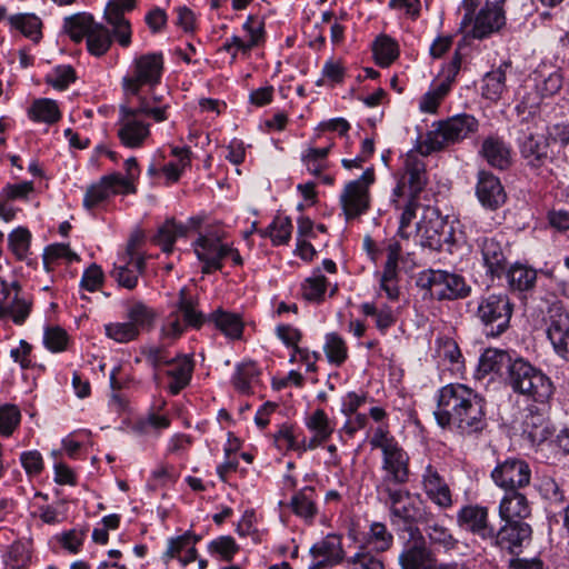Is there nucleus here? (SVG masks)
Masks as SVG:
<instances>
[{"instance_id": "obj_1", "label": "nucleus", "mask_w": 569, "mask_h": 569, "mask_svg": "<svg viewBox=\"0 0 569 569\" xmlns=\"http://www.w3.org/2000/svg\"><path fill=\"white\" fill-rule=\"evenodd\" d=\"M485 398L462 383H449L439 389L437 408L433 412L437 423L452 428L463 437H478L489 426Z\"/></svg>"}, {"instance_id": "obj_2", "label": "nucleus", "mask_w": 569, "mask_h": 569, "mask_svg": "<svg viewBox=\"0 0 569 569\" xmlns=\"http://www.w3.org/2000/svg\"><path fill=\"white\" fill-rule=\"evenodd\" d=\"M369 443L372 449H380L382 452L381 469L385 476L377 486V491L405 485L409 480V456L390 435L388 427L376 428Z\"/></svg>"}, {"instance_id": "obj_3", "label": "nucleus", "mask_w": 569, "mask_h": 569, "mask_svg": "<svg viewBox=\"0 0 569 569\" xmlns=\"http://www.w3.org/2000/svg\"><path fill=\"white\" fill-rule=\"evenodd\" d=\"M204 323V316L197 309V301L188 295L186 288L179 290L177 301L171 311L164 317L160 337L162 340L173 342L179 339L187 328L200 329Z\"/></svg>"}, {"instance_id": "obj_4", "label": "nucleus", "mask_w": 569, "mask_h": 569, "mask_svg": "<svg viewBox=\"0 0 569 569\" xmlns=\"http://www.w3.org/2000/svg\"><path fill=\"white\" fill-rule=\"evenodd\" d=\"M163 70L164 59L161 52H148L136 57L130 72L121 81L124 94L139 96L142 87L154 88L160 83Z\"/></svg>"}, {"instance_id": "obj_5", "label": "nucleus", "mask_w": 569, "mask_h": 569, "mask_svg": "<svg viewBox=\"0 0 569 569\" xmlns=\"http://www.w3.org/2000/svg\"><path fill=\"white\" fill-rule=\"evenodd\" d=\"M513 303L507 293L482 296L477 306L476 317L488 337H499L510 327Z\"/></svg>"}, {"instance_id": "obj_6", "label": "nucleus", "mask_w": 569, "mask_h": 569, "mask_svg": "<svg viewBox=\"0 0 569 569\" xmlns=\"http://www.w3.org/2000/svg\"><path fill=\"white\" fill-rule=\"evenodd\" d=\"M479 129V121L471 114L460 113L439 121L428 132L426 143L429 151L442 150L446 146L460 142Z\"/></svg>"}, {"instance_id": "obj_7", "label": "nucleus", "mask_w": 569, "mask_h": 569, "mask_svg": "<svg viewBox=\"0 0 569 569\" xmlns=\"http://www.w3.org/2000/svg\"><path fill=\"white\" fill-rule=\"evenodd\" d=\"M417 284L438 300H456L469 296L471 288L456 273L442 270H427L419 274Z\"/></svg>"}, {"instance_id": "obj_8", "label": "nucleus", "mask_w": 569, "mask_h": 569, "mask_svg": "<svg viewBox=\"0 0 569 569\" xmlns=\"http://www.w3.org/2000/svg\"><path fill=\"white\" fill-rule=\"evenodd\" d=\"M518 146L526 167L535 174L548 177L552 173L550 166L553 162V156L547 137L523 132L518 139Z\"/></svg>"}, {"instance_id": "obj_9", "label": "nucleus", "mask_w": 569, "mask_h": 569, "mask_svg": "<svg viewBox=\"0 0 569 569\" xmlns=\"http://www.w3.org/2000/svg\"><path fill=\"white\" fill-rule=\"evenodd\" d=\"M373 182L375 171L372 168H368L358 179L349 181L345 186L339 200L347 220L356 219L369 210V188Z\"/></svg>"}, {"instance_id": "obj_10", "label": "nucleus", "mask_w": 569, "mask_h": 569, "mask_svg": "<svg viewBox=\"0 0 569 569\" xmlns=\"http://www.w3.org/2000/svg\"><path fill=\"white\" fill-rule=\"evenodd\" d=\"M148 118L137 108L121 104L117 122V136L120 143L129 149L141 148L150 138V124Z\"/></svg>"}, {"instance_id": "obj_11", "label": "nucleus", "mask_w": 569, "mask_h": 569, "mask_svg": "<svg viewBox=\"0 0 569 569\" xmlns=\"http://www.w3.org/2000/svg\"><path fill=\"white\" fill-rule=\"evenodd\" d=\"M505 3L506 0H487L471 26L461 31L465 38L482 40L500 31L506 24Z\"/></svg>"}, {"instance_id": "obj_12", "label": "nucleus", "mask_w": 569, "mask_h": 569, "mask_svg": "<svg viewBox=\"0 0 569 569\" xmlns=\"http://www.w3.org/2000/svg\"><path fill=\"white\" fill-rule=\"evenodd\" d=\"M417 232L421 244L433 250H438L445 242H448L452 236V227L447 218L442 217L438 209L427 207L423 209L422 217L417 223Z\"/></svg>"}, {"instance_id": "obj_13", "label": "nucleus", "mask_w": 569, "mask_h": 569, "mask_svg": "<svg viewBox=\"0 0 569 569\" xmlns=\"http://www.w3.org/2000/svg\"><path fill=\"white\" fill-rule=\"evenodd\" d=\"M140 239L131 238L126 251L119 257L111 272L117 282L126 288L133 289L138 284V278L146 268L144 257L138 251Z\"/></svg>"}, {"instance_id": "obj_14", "label": "nucleus", "mask_w": 569, "mask_h": 569, "mask_svg": "<svg viewBox=\"0 0 569 569\" xmlns=\"http://www.w3.org/2000/svg\"><path fill=\"white\" fill-rule=\"evenodd\" d=\"M493 483L503 491L523 490L531 480L529 465L519 458H508L492 469Z\"/></svg>"}, {"instance_id": "obj_15", "label": "nucleus", "mask_w": 569, "mask_h": 569, "mask_svg": "<svg viewBox=\"0 0 569 569\" xmlns=\"http://www.w3.org/2000/svg\"><path fill=\"white\" fill-rule=\"evenodd\" d=\"M498 529H493L489 542L511 555H519L528 547L532 539V528L525 521H503Z\"/></svg>"}, {"instance_id": "obj_16", "label": "nucleus", "mask_w": 569, "mask_h": 569, "mask_svg": "<svg viewBox=\"0 0 569 569\" xmlns=\"http://www.w3.org/2000/svg\"><path fill=\"white\" fill-rule=\"evenodd\" d=\"M378 493L383 497L393 518L402 520L408 525L421 520L422 510L419 506V501L407 489L400 487L386 488V490L379 491Z\"/></svg>"}, {"instance_id": "obj_17", "label": "nucleus", "mask_w": 569, "mask_h": 569, "mask_svg": "<svg viewBox=\"0 0 569 569\" xmlns=\"http://www.w3.org/2000/svg\"><path fill=\"white\" fill-rule=\"evenodd\" d=\"M546 332L553 350L569 361V313L559 305L549 308Z\"/></svg>"}, {"instance_id": "obj_18", "label": "nucleus", "mask_w": 569, "mask_h": 569, "mask_svg": "<svg viewBox=\"0 0 569 569\" xmlns=\"http://www.w3.org/2000/svg\"><path fill=\"white\" fill-rule=\"evenodd\" d=\"M477 244L481 252L487 274H490L492 278H501L508 267L507 247L502 243V237L500 239L497 236L480 237L477 240Z\"/></svg>"}, {"instance_id": "obj_19", "label": "nucleus", "mask_w": 569, "mask_h": 569, "mask_svg": "<svg viewBox=\"0 0 569 569\" xmlns=\"http://www.w3.org/2000/svg\"><path fill=\"white\" fill-rule=\"evenodd\" d=\"M457 523L463 530L478 536L485 541L490 540L495 529L489 522L488 508L479 505L463 506L457 513Z\"/></svg>"}, {"instance_id": "obj_20", "label": "nucleus", "mask_w": 569, "mask_h": 569, "mask_svg": "<svg viewBox=\"0 0 569 569\" xmlns=\"http://www.w3.org/2000/svg\"><path fill=\"white\" fill-rule=\"evenodd\" d=\"M402 569H432L433 558L417 528L410 529V540L399 556Z\"/></svg>"}, {"instance_id": "obj_21", "label": "nucleus", "mask_w": 569, "mask_h": 569, "mask_svg": "<svg viewBox=\"0 0 569 569\" xmlns=\"http://www.w3.org/2000/svg\"><path fill=\"white\" fill-rule=\"evenodd\" d=\"M0 317L8 316L16 325H22L31 311V302L20 296V286L17 281L10 284L1 282Z\"/></svg>"}, {"instance_id": "obj_22", "label": "nucleus", "mask_w": 569, "mask_h": 569, "mask_svg": "<svg viewBox=\"0 0 569 569\" xmlns=\"http://www.w3.org/2000/svg\"><path fill=\"white\" fill-rule=\"evenodd\" d=\"M134 6L136 0H110L104 9V18L113 27L114 37L121 47L131 43L130 22L123 14L131 11Z\"/></svg>"}, {"instance_id": "obj_23", "label": "nucleus", "mask_w": 569, "mask_h": 569, "mask_svg": "<svg viewBox=\"0 0 569 569\" xmlns=\"http://www.w3.org/2000/svg\"><path fill=\"white\" fill-rule=\"evenodd\" d=\"M226 244L218 237L199 236L193 243L197 258L202 262V272L211 273L221 270L222 260L226 258Z\"/></svg>"}, {"instance_id": "obj_24", "label": "nucleus", "mask_w": 569, "mask_h": 569, "mask_svg": "<svg viewBox=\"0 0 569 569\" xmlns=\"http://www.w3.org/2000/svg\"><path fill=\"white\" fill-rule=\"evenodd\" d=\"M476 196L481 206L488 210H497L507 199L499 178L486 170L478 172Z\"/></svg>"}, {"instance_id": "obj_25", "label": "nucleus", "mask_w": 569, "mask_h": 569, "mask_svg": "<svg viewBox=\"0 0 569 569\" xmlns=\"http://www.w3.org/2000/svg\"><path fill=\"white\" fill-rule=\"evenodd\" d=\"M427 183L426 163L422 154L418 151H409L403 159V174L400 183L395 189L400 192L405 186H408L410 194L417 197Z\"/></svg>"}, {"instance_id": "obj_26", "label": "nucleus", "mask_w": 569, "mask_h": 569, "mask_svg": "<svg viewBox=\"0 0 569 569\" xmlns=\"http://www.w3.org/2000/svg\"><path fill=\"white\" fill-rule=\"evenodd\" d=\"M422 490L439 508L448 509L453 505L451 490L436 467L428 465L421 475Z\"/></svg>"}, {"instance_id": "obj_27", "label": "nucleus", "mask_w": 569, "mask_h": 569, "mask_svg": "<svg viewBox=\"0 0 569 569\" xmlns=\"http://www.w3.org/2000/svg\"><path fill=\"white\" fill-rule=\"evenodd\" d=\"M498 513L502 521H523L531 515V506L522 490L503 491Z\"/></svg>"}, {"instance_id": "obj_28", "label": "nucleus", "mask_w": 569, "mask_h": 569, "mask_svg": "<svg viewBox=\"0 0 569 569\" xmlns=\"http://www.w3.org/2000/svg\"><path fill=\"white\" fill-rule=\"evenodd\" d=\"M123 181L119 180L117 176L106 174L100 180L88 187L83 197V207L87 210H93L106 202L111 196L121 193L123 194L120 184Z\"/></svg>"}, {"instance_id": "obj_29", "label": "nucleus", "mask_w": 569, "mask_h": 569, "mask_svg": "<svg viewBox=\"0 0 569 569\" xmlns=\"http://www.w3.org/2000/svg\"><path fill=\"white\" fill-rule=\"evenodd\" d=\"M522 432L532 445L538 446L546 441L551 435L546 413L535 406L528 407L522 421Z\"/></svg>"}, {"instance_id": "obj_30", "label": "nucleus", "mask_w": 569, "mask_h": 569, "mask_svg": "<svg viewBox=\"0 0 569 569\" xmlns=\"http://www.w3.org/2000/svg\"><path fill=\"white\" fill-rule=\"evenodd\" d=\"M533 81L537 93L541 98H549L561 90L563 76L560 69L541 63L533 71Z\"/></svg>"}, {"instance_id": "obj_31", "label": "nucleus", "mask_w": 569, "mask_h": 569, "mask_svg": "<svg viewBox=\"0 0 569 569\" xmlns=\"http://www.w3.org/2000/svg\"><path fill=\"white\" fill-rule=\"evenodd\" d=\"M480 153L488 164L493 168L505 170L511 164V150L499 137L490 136L486 138L482 142Z\"/></svg>"}, {"instance_id": "obj_32", "label": "nucleus", "mask_w": 569, "mask_h": 569, "mask_svg": "<svg viewBox=\"0 0 569 569\" xmlns=\"http://www.w3.org/2000/svg\"><path fill=\"white\" fill-rule=\"evenodd\" d=\"M511 68L510 61L501 62L496 69L487 72L482 78L481 94L490 101H498L507 91L506 73Z\"/></svg>"}, {"instance_id": "obj_33", "label": "nucleus", "mask_w": 569, "mask_h": 569, "mask_svg": "<svg viewBox=\"0 0 569 569\" xmlns=\"http://www.w3.org/2000/svg\"><path fill=\"white\" fill-rule=\"evenodd\" d=\"M169 366L170 368L166 372L170 378L168 390L171 395H178L191 380L193 362L190 358L182 356L176 357Z\"/></svg>"}, {"instance_id": "obj_34", "label": "nucleus", "mask_w": 569, "mask_h": 569, "mask_svg": "<svg viewBox=\"0 0 569 569\" xmlns=\"http://www.w3.org/2000/svg\"><path fill=\"white\" fill-rule=\"evenodd\" d=\"M316 559H320L318 565H336L343 558L341 538L337 535H328L310 549Z\"/></svg>"}, {"instance_id": "obj_35", "label": "nucleus", "mask_w": 569, "mask_h": 569, "mask_svg": "<svg viewBox=\"0 0 569 569\" xmlns=\"http://www.w3.org/2000/svg\"><path fill=\"white\" fill-rule=\"evenodd\" d=\"M9 26L12 30L19 31L33 43H39L42 39V21L30 12L11 14L8 18Z\"/></svg>"}, {"instance_id": "obj_36", "label": "nucleus", "mask_w": 569, "mask_h": 569, "mask_svg": "<svg viewBox=\"0 0 569 569\" xmlns=\"http://www.w3.org/2000/svg\"><path fill=\"white\" fill-rule=\"evenodd\" d=\"M553 391L555 387L550 378L541 369H538L519 395L536 402L546 403L552 397Z\"/></svg>"}, {"instance_id": "obj_37", "label": "nucleus", "mask_w": 569, "mask_h": 569, "mask_svg": "<svg viewBox=\"0 0 569 569\" xmlns=\"http://www.w3.org/2000/svg\"><path fill=\"white\" fill-rule=\"evenodd\" d=\"M209 321L213 322L216 328L228 339L240 340L242 338L243 321L238 313L218 309L209 316Z\"/></svg>"}, {"instance_id": "obj_38", "label": "nucleus", "mask_w": 569, "mask_h": 569, "mask_svg": "<svg viewBox=\"0 0 569 569\" xmlns=\"http://www.w3.org/2000/svg\"><path fill=\"white\" fill-rule=\"evenodd\" d=\"M138 104L134 108L141 111L154 122H163L168 119L169 103L164 101L163 97L157 94L153 88L150 89L148 96H136Z\"/></svg>"}, {"instance_id": "obj_39", "label": "nucleus", "mask_w": 569, "mask_h": 569, "mask_svg": "<svg viewBox=\"0 0 569 569\" xmlns=\"http://www.w3.org/2000/svg\"><path fill=\"white\" fill-rule=\"evenodd\" d=\"M538 369L529 361L518 358L507 367V382L516 393H519Z\"/></svg>"}, {"instance_id": "obj_40", "label": "nucleus", "mask_w": 569, "mask_h": 569, "mask_svg": "<svg viewBox=\"0 0 569 569\" xmlns=\"http://www.w3.org/2000/svg\"><path fill=\"white\" fill-rule=\"evenodd\" d=\"M28 117L34 122L56 123L61 118L58 103L48 98L36 99L28 109Z\"/></svg>"}, {"instance_id": "obj_41", "label": "nucleus", "mask_w": 569, "mask_h": 569, "mask_svg": "<svg viewBox=\"0 0 569 569\" xmlns=\"http://www.w3.org/2000/svg\"><path fill=\"white\" fill-rule=\"evenodd\" d=\"M508 286L513 291H527L533 288L537 280V272L525 264L516 263L507 267L505 272Z\"/></svg>"}, {"instance_id": "obj_42", "label": "nucleus", "mask_w": 569, "mask_h": 569, "mask_svg": "<svg viewBox=\"0 0 569 569\" xmlns=\"http://www.w3.org/2000/svg\"><path fill=\"white\" fill-rule=\"evenodd\" d=\"M243 29L248 32V40H243L238 36H232L230 39L226 40L221 50L231 51L233 47H237L241 49L242 53L247 54L251 51L252 48L258 46L262 39V27H253L252 17H248L247 21L243 23Z\"/></svg>"}, {"instance_id": "obj_43", "label": "nucleus", "mask_w": 569, "mask_h": 569, "mask_svg": "<svg viewBox=\"0 0 569 569\" xmlns=\"http://www.w3.org/2000/svg\"><path fill=\"white\" fill-rule=\"evenodd\" d=\"M393 543V536L382 522H373L365 538V545L360 548L373 550L378 553L390 549Z\"/></svg>"}, {"instance_id": "obj_44", "label": "nucleus", "mask_w": 569, "mask_h": 569, "mask_svg": "<svg viewBox=\"0 0 569 569\" xmlns=\"http://www.w3.org/2000/svg\"><path fill=\"white\" fill-rule=\"evenodd\" d=\"M509 355L499 349H487L481 355L477 369V378H485L492 372H499L505 366L510 363Z\"/></svg>"}, {"instance_id": "obj_45", "label": "nucleus", "mask_w": 569, "mask_h": 569, "mask_svg": "<svg viewBox=\"0 0 569 569\" xmlns=\"http://www.w3.org/2000/svg\"><path fill=\"white\" fill-rule=\"evenodd\" d=\"M376 63L382 68L389 67L399 57L398 43L389 36L381 34L372 43Z\"/></svg>"}, {"instance_id": "obj_46", "label": "nucleus", "mask_w": 569, "mask_h": 569, "mask_svg": "<svg viewBox=\"0 0 569 569\" xmlns=\"http://www.w3.org/2000/svg\"><path fill=\"white\" fill-rule=\"evenodd\" d=\"M291 508L295 515L311 521L317 515V506L315 502V489L305 487L291 498Z\"/></svg>"}, {"instance_id": "obj_47", "label": "nucleus", "mask_w": 569, "mask_h": 569, "mask_svg": "<svg viewBox=\"0 0 569 569\" xmlns=\"http://www.w3.org/2000/svg\"><path fill=\"white\" fill-rule=\"evenodd\" d=\"M188 227L172 220H167L158 230L154 241L164 252H171L178 238L187 234Z\"/></svg>"}, {"instance_id": "obj_48", "label": "nucleus", "mask_w": 569, "mask_h": 569, "mask_svg": "<svg viewBox=\"0 0 569 569\" xmlns=\"http://www.w3.org/2000/svg\"><path fill=\"white\" fill-rule=\"evenodd\" d=\"M96 23L91 14L77 13L66 19L64 28L73 41L80 42L87 39Z\"/></svg>"}, {"instance_id": "obj_49", "label": "nucleus", "mask_w": 569, "mask_h": 569, "mask_svg": "<svg viewBox=\"0 0 569 569\" xmlns=\"http://www.w3.org/2000/svg\"><path fill=\"white\" fill-rule=\"evenodd\" d=\"M171 154L178 159V162H168L161 168V172L170 183L177 182L183 170L191 164V151L188 148L174 147Z\"/></svg>"}, {"instance_id": "obj_50", "label": "nucleus", "mask_w": 569, "mask_h": 569, "mask_svg": "<svg viewBox=\"0 0 569 569\" xmlns=\"http://www.w3.org/2000/svg\"><path fill=\"white\" fill-rule=\"evenodd\" d=\"M86 40L88 51L96 57L103 56L112 43L109 30L101 23L94 24Z\"/></svg>"}, {"instance_id": "obj_51", "label": "nucleus", "mask_w": 569, "mask_h": 569, "mask_svg": "<svg viewBox=\"0 0 569 569\" xmlns=\"http://www.w3.org/2000/svg\"><path fill=\"white\" fill-rule=\"evenodd\" d=\"M259 370L254 362L248 361L237 365L232 383L241 393H250L252 383L257 380Z\"/></svg>"}, {"instance_id": "obj_52", "label": "nucleus", "mask_w": 569, "mask_h": 569, "mask_svg": "<svg viewBox=\"0 0 569 569\" xmlns=\"http://www.w3.org/2000/svg\"><path fill=\"white\" fill-rule=\"evenodd\" d=\"M461 67V56L457 51L450 61L446 73L442 79L435 81L430 89L436 96H438L440 99H445V97L449 93L452 83L455 82V79L460 70Z\"/></svg>"}, {"instance_id": "obj_53", "label": "nucleus", "mask_w": 569, "mask_h": 569, "mask_svg": "<svg viewBox=\"0 0 569 569\" xmlns=\"http://www.w3.org/2000/svg\"><path fill=\"white\" fill-rule=\"evenodd\" d=\"M323 350L328 361L335 366H341L348 358L347 345L336 332H330L326 336Z\"/></svg>"}, {"instance_id": "obj_54", "label": "nucleus", "mask_w": 569, "mask_h": 569, "mask_svg": "<svg viewBox=\"0 0 569 569\" xmlns=\"http://www.w3.org/2000/svg\"><path fill=\"white\" fill-rule=\"evenodd\" d=\"M332 144L325 148H308L301 154V161L307 170L315 176H319L327 168V157Z\"/></svg>"}, {"instance_id": "obj_55", "label": "nucleus", "mask_w": 569, "mask_h": 569, "mask_svg": "<svg viewBox=\"0 0 569 569\" xmlns=\"http://www.w3.org/2000/svg\"><path fill=\"white\" fill-rule=\"evenodd\" d=\"M104 333L109 339L118 343H128L136 340L140 332L134 327V323L127 322H110L104 325Z\"/></svg>"}, {"instance_id": "obj_56", "label": "nucleus", "mask_w": 569, "mask_h": 569, "mask_svg": "<svg viewBox=\"0 0 569 569\" xmlns=\"http://www.w3.org/2000/svg\"><path fill=\"white\" fill-rule=\"evenodd\" d=\"M347 569H385L383 559L366 548L359 550L347 559Z\"/></svg>"}, {"instance_id": "obj_57", "label": "nucleus", "mask_w": 569, "mask_h": 569, "mask_svg": "<svg viewBox=\"0 0 569 569\" xmlns=\"http://www.w3.org/2000/svg\"><path fill=\"white\" fill-rule=\"evenodd\" d=\"M127 317L129 322L134 323V327L140 332L141 329L152 325L156 318V312L143 302L134 301L129 306L127 310Z\"/></svg>"}, {"instance_id": "obj_58", "label": "nucleus", "mask_w": 569, "mask_h": 569, "mask_svg": "<svg viewBox=\"0 0 569 569\" xmlns=\"http://www.w3.org/2000/svg\"><path fill=\"white\" fill-rule=\"evenodd\" d=\"M327 290V279L319 270L305 280L301 287L302 297L308 301L319 302Z\"/></svg>"}, {"instance_id": "obj_59", "label": "nucleus", "mask_w": 569, "mask_h": 569, "mask_svg": "<svg viewBox=\"0 0 569 569\" xmlns=\"http://www.w3.org/2000/svg\"><path fill=\"white\" fill-rule=\"evenodd\" d=\"M9 248L18 260H24L29 253L31 233L24 227H18L8 236Z\"/></svg>"}, {"instance_id": "obj_60", "label": "nucleus", "mask_w": 569, "mask_h": 569, "mask_svg": "<svg viewBox=\"0 0 569 569\" xmlns=\"http://www.w3.org/2000/svg\"><path fill=\"white\" fill-rule=\"evenodd\" d=\"M306 426L317 435L320 440H328L335 430V425L329 420L327 413L322 409L315 410L308 417Z\"/></svg>"}, {"instance_id": "obj_61", "label": "nucleus", "mask_w": 569, "mask_h": 569, "mask_svg": "<svg viewBox=\"0 0 569 569\" xmlns=\"http://www.w3.org/2000/svg\"><path fill=\"white\" fill-rule=\"evenodd\" d=\"M361 310L366 316L375 318L376 326L381 331H386L396 322L393 311L388 306L377 308L373 303L366 302L361 305Z\"/></svg>"}, {"instance_id": "obj_62", "label": "nucleus", "mask_w": 569, "mask_h": 569, "mask_svg": "<svg viewBox=\"0 0 569 569\" xmlns=\"http://www.w3.org/2000/svg\"><path fill=\"white\" fill-rule=\"evenodd\" d=\"M59 260L71 262L73 260H78V256L70 249L68 244L54 243L48 246L43 252V264L46 269L50 270Z\"/></svg>"}, {"instance_id": "obj_63", "label": "nucleus", "mask_w": 569, "mask_h": 569, "mask_svg": "<svg viewBox=\"0 0 569 569\" xmlns=\"http://www.w3.org/2000/svg\"><path fill=\"white\" fill-rule=\"evenodd\" d=\"M76 81V72L71 66H57L46 77V82L57 90H66Z\"/></svg>"}, {"instance_id": "obj_64", "label": "nucleus", "mask_w": 569, "mask_h": 569, "mask_svg": "<svg viewBox=\"0 0 569 569\" xmlns=\"http://www.w3.org/2000/svg\"><path fill=\"white\" fill-rule=\"evenodd\" d=\"M21 420V412L16 405L6 403L0 407V435L9 437Z\"/></svg>"}]
</instances>
